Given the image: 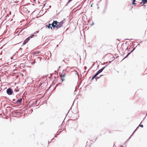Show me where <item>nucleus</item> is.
Returning <instances> with one entry per match:
<instances>
[{"instance_id": "f257e3e1", "label": "nucleus", "mask_w": 147, "mask_h": 147, "mask_svg": "<svg viewBox=\"0 0 147 147\" xmlns=\"http://www.w3.org/2000/svg\"><path fill=\"white\" fill-rule=\"evenodd\" d=\"M63 23L64 22L63 21L58 22L57 21L54 20L53 22L51 24V25L53 28H54L56 27L57 29H59L63 26Z\"/></svg>"}, {"instance_id": "f03ea898", "label": "nucleus", "mask_w": 147, "mask_h": 147, "mask_svg": "<svg viewBox=\"0 0 147 147\" xmlns=\"http://www.w3.org/2000/svg\"><path fill=\"white\" fill-rule=\"evenodd\" d=\"M6 92L9 95H12L13 93V90L10 88H8Z\"/></svg>"}, {"instance_id": "7ed1b4c3", "label": "nucleus", "mask_w": 147, "mask_h": 147, "mask_svg": "<svg viewBox=\"0 0 147 147\" xmlns=\"http://www.w3.org/2000/svg\"><path fill=\"white\" fill-rule=\"evenodd\" d=\"M104 68V67H103L101 69L99 70L97 73L96 74V75L97 76L99 74H100V73L102 72V70H103V69Z\"/></svg>"}, {"instance_id": "20e7f679", "label": "nucleus", "mask_w": 147, "mask_h": 147, "mask_svg": "<svg viewBox=\"0 0 147 147\" xmlns=\"http://www.w3.org/2000/svg\"><path fill=\"white\" fill-rule=\"evenodd\" d=\"M142 2H141L140 3V4L142 5H143L144 4H146L147 3V0H141Z\"/></svg>"}, {"instance_id": "39448f33", "label": "nucleus", "mask_w": 147, "mask_h": 147, "mask_svg": "<svg viewBox=\"0 0 147 147\" xmlns=\"http://www.w3.org/2000/svg\"><path fill=\"white\" fill-rule=\"evenodd\" d=\"M30 40L29 39V38H27L24 41L23 43V45H25L26 44L27 42H28L29 40Z\"/></svg>"}, {"instance_id": "423d86ee", "label": "nucleus", "mask_w": 147, "mask_h": 147, "mask_svg": "<svg viewBox=\"0 0 147 147\" xmlns=\"http://www.w3.org/2000/svg\"><path fill=\"white\" fill-rule=\"evenodd\" d=\"M40 53V52L38 51H36V52H33L32 53L34 55L36 56L37 55V54H38Z\"/></svg>"}, {"instance_id": "0eeeda50", "label": "nucleus", "mask_w": 147, "mask_h": 147, "mask_svg": "<svg viewBox=\"0 0 147 147\" xmlns=\"http://www.w3.org/2000/svg\"><path fill=\"white\" fill-rule=\"evenodd\" d=\"M22 101V98L20 99L19 100L16 101V102L17 103H20Z\"/></svg>"}, {"instance_id": "6e6552de", "label": "nucleus", "mask_w": 147, "mask_h": 147, "mask_svg": "<svg viewBox=\"0 0 147 147\" xmlns=\"http://www.w3.org/2000/svg\"><path fill=\"white\" fill-rule=\"evenodd\" d=\"M34 36V35L32 34L31 35V36H30L29 37H28V38H29V39L30 40V39L32 38H33Z\"/></svg>"}, {"instance_id": "1a4fd4ad", "label": "nucleus", "mask_w": 147, "mask_h": 147, "mask_svg": "<svg viewBox=\"0 0 147 147\" xmlns=\"http://www.w3.org/2000/svg\"><path fill=\"white\" fill-rule=\"evenodd\" d=\"M51 24H49V25L47 26V27H48V28H51V29H52V27H51Z\"/></svg>"}, {"instance_id": "9d476101", "label": "nucleus", "mask_w": 147, "mask_h": 147, "mask_svg": "<svg viewBox=\"0 0 147 147\" xmlns=\"http://www.w3.org/2000/svg\"><path fill=\"white\" fill-rule=\"evenodd\" d=\"M22 10V11H24V10H26V11H27L28 10L26 8H25V7H23V8H22L21 9Z\"/></svg>"}, {"instance_id": "9b49d317", "label": "nucleus", "mask_w": 147, "mask_h": 147, "mask_svg": "<svg viewBox=\"0 0 147 147\" xmlns=\"http://www.w3.org/2000/svg\"><path fill=\"white\" fill-rule=\"evenodd\" d=\"M97 76L95 74L93 77L92 78V80H93L94 78H95L96 76Z\"/></svg>"}, {"instance_id": "f8f14e48", "label": "nucleus", "mask_w": 147, "mask_h": 147, "mask_svg": "<svg viewBox=\"0 0 147 147\" xmlns=\"http://www.w3.org/2000/svg\"><path fill=\"white\" fill-rule=\"evenodd\" d=\"M65 76V74H63L61 75V76L62 77H64Z\"/></svg>"}, {"instance_id": "ddd939ff", "label": "nucleus", "mask_w": 147, "mask_h": 147, "mask_svg": "<svg viewBox=\"0 0 147 147\" xmlns=\"http://www.w3.org/2000/svg\"><path fill=\"white\" fill-rule=\"evenodd\" d=\"M64 80H65V79L64 78H61V80H62V82H63V81H64Z\"/></svg>"}, {"instance_id": "4468645a", "label": "nucleus", "mask_w": 147, "mask_h": 147, "mask_svg": "<svg viewBox=\"0 0 147 147\" xmlns=\"http://www.w3.org/2000/svg\"><path fill=\"white\" fill-rule=\"evenodd\" d=\"M140 126L141 127H143V125H140Z\"/></svg>"}, {"instance_id": "2eb2a0df", "label": "nucleus", "mask_w": 147, "mask_h": 147, "mask_svg": "<svg viewBox=\"0 0 147 147\" xmlns=\"http://www.w3.org/2000/svg\"><path fill=\"white\" fill-rule=\"evenodd\" d=\"M72 0H69V1H68V2H71Z\"/></svg>"}, {"instance_id": "dca6fc26", "label": "nucleus", "mask_w": 147, "mask_h": 147, "mask_svg": "<svg viewBox=\"0 0 147 147\" xmlns=\"http://www.w3.org/2000/svg\"><path fill=\"white\" fill-rule=\"evenodd\" d=\"M93 4V3L91 5V7H92V5Z\"/></svg>"}, {"instance_id": "f3484780", "label": "nucleus", "mask_w": 147, "mask_h": 147, "mask_svg": "<svg viewBox=\"0 0 147 147\" xmlns=\"http://www.w3.org/2000/svg\"><path fill=\"white\" fill-rule=\"evenodd\" d=\"M120 147H123L122 146H120Z\"/></svg>"}]
</instances>
